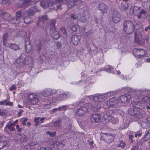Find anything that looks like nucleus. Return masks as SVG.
Listing matches in <instances>:
<instances>
[{
  "label": "nucleus",
  "instance_id": "1",
  "mask_svg": "<svg viewBox=\"0 0 150 150\" xmlns=\"http://www.w3.org/2000/svg\"><path fill=\"white\" fill-rule=\"evenodd\" d=\"M140 101H132V107L129 110V113L132 116L136 118H140L144 115L145 112L141 105Z\"/></svg>",
  "mask_w": 150,
  "mask_h": 150
},
{
  "label": "nucleus",
  "instance_id": "2",
  "mask_svg": "<svg viewBox=\"0 0 150 150\" xmlns=\"http://www.w3.org/2000/svg\"><path fill=\"white\" fill-rule=\"evenodd\" d=\"M90 100H93L96 102V105L94 106L95 108H100L102 107L101 104V102L104 99V96L103 95L97 93L92 95L88 96Z\"/></svg>",
  "mask_w": 150,
  "mask_h": 150
},
{
  "label": "nucleus",
  "instance_id": "3",
  "mask_svg": "<svg viewBox=\"0 0 150 150\" xmlns=\"http://www.w3.org/2000/svg\"><path fill=\"white\" fill-rule=\"evenodd\" d=\"M56 21L52 20L51 21L50 25H48L50 30V33L52 38L54 39L57 40L60 37L59 32L57 31L55 28V24Z\"/></svg>",
  "mask_w": 150,
  "mask_h": 150
},
{
  "label": "nucleus",
  "instance_id": "4",
  "mask_svg": "<svg viewBox=\"0 0 150 150\" xmlns=\"http://www.w3.org/2000/svg\"><path fill=\"white\" fill-rule=\"evenodd\" d=\"M123 28L125 32L127 34H130L133 31L134 28V25L131 21H127L124 23Z\"/></svg>",
  "mask_w": 150,
  "mask_h": 150
},
{
  "label": "nucleus",
  "instance_id": "5",
  "mask_svg": "<svg viewBox=\"0 0 150 150\" xmlns=\"http://www.w3.org/2000/svg\"><path fill=\"white\" fill-rule=\"evenodd\" d=\"M131 98L130 95L127 93H125L121 96L118 99L119 103L123 105L129 102Z\"/></svg>",
  "mask_w": 150,
  "mask_h": 150
},
{
  "label": "nucleus",
  "instance_id": "6",
  "mask_svg": "<svg viewBox=\"0 0 150 150\" xmlns=\"http://www.w3.org/2000/svg\"><path fill=\"white\" fill-rule=\"evenodd\" d=\"M133 55L136 58H141L145 55L146 52V51L143 49L135 48L133 50Z\"/></svg>",
  "mask_w": 150,
  "mask_h": 150
},
{
  "label": "nucleus",
  "instance_id": "7",
  "mask_svg": "<svg viewBox=\"0 0 150 150\" xmlns=\"http://www.w3.org/2000/svg\"><path fill=\"white\" fill-rule=\"evenodd\" d=\"M87 106L83 105L79 108L76 113V115L79 117L83 116L87 112L88 109Z\"/></svg>",
  "mask_w": 150,
  "mask_h": 150
},
{
  "label": "nucleus",
  "instance_id": "8",
  "mask_svg": "<svg viewBox=\"0 0 150 150\" xmlns=\"http://www.w3.org/2000/svg\"><path fill=\"white\" fill-rule=\"evenodd\" d=\"M81 36L76 35H73L71 38V42L74 45H77L80 42Z\"/></svg>",
  "mask_w": 150,
  "mask_h": 150
},
{
  "label": "nucleus",
  "instance_id": "9",
  "mask_svg": "<svg viewBox=\"0 0 150 150\" xmlns=\"http://www.w3.org/2000/svg\"><path fill=\"white\" fill-rule=\"evenodd\" d=\"M121 16L118 11H115L114 12L112 16V19L115 23H117L120 20Z\"/></svg>",
  "mask_w": 150,
  "mask_h": 150
},
{
  "label": "nucleus",
  "instance_id": "10",
  "mask_svg": "<svg viewBox=\"0 0 150 150\" xmlns=\"http://www.w3.org/2000/svg\"><path fill=\"white\" fill-rule=\"evenodd\" d=\"M40 11L36 6H34L28 9L26 11V14L27 15L31 16L33 15L35 12Z\"/></svg>",
  "mask_w": 150,
  "mask_h": 150
},
{
  "label": "nucleus",
  "instance_id": "11",
  "mask_svg": "<svg viewBox=\"0 0 150 150\" xmlns=\"http://www.w3.org/2000/svg\"><path fill=\"white\" fill-rule=\"evenodd\" d=\"M25 62V60L24 59L20 57L16 59L15 64L17 67L20 68L24 66Z\"/></svg>",
  "mask_w": 150,
  "mask_h": 150
},
{
  "label": "nucleus",
  "instance_id": "12",
  "mask_svg": "<svg viewBox=\"0 0 150 150\" xmlns=\"http://www.w3.org/2000/svg\"><path fill=\"white\" fill-rule=\"evenodd\" d=\"M101 115L99 114H94L91 117V120L93 122H98L100 121Z\"/></svg>",
  "mask_w": 150,
  "mask_h": 150
},
{
  "label": "nucleus",
  "instance_id": "13",
  "mask_svg": "<svg viewBox=\"0 0 150 150\" xmlns=\"http://www.w3.org/2000/svg\"><path fill=\"white\" fill-rule=\"evenodd\" d=\"M119 103L118 100H117L115 97H113L108 101L106 103L107 107H111Z\"/></svg>",
  "mask_w": 150,
  "mask_h": 150
},
{
  "label": "nucleus",
  "instance_id": "14",
  "mask_svg": "<svg viewBox=\"0 0 150 150\" xmlns=\"http://www.w3.org/2000/svg\"><path fill=\"white\" fill-rule=\"evenodd\" d=\"M114 112L113 111L109 110L107 111L104 115V118L106 120L110 121L113 118L114 116Z\"/></svg>",
  "mask_w": 150,
  "mask_h": 150
},
{
  "label": "nucleus",
  "instance_id": "15",
  "mask_svg": "<svg viewBox=\"0 0 150 150\" xmlns=\"http://www.w3.org/2000/svg\"><path fill=\"white\" fill-rule=\"evenodd\" d=\"M71 96V94L69 93H63L58 95L55 97L56 99L57 100H63L64 99L67 98Z\"/></svg>",
  "mask_w": 150,
  "mask_h": 150
},
{
  "label": "nucleus",
  "instance_id": "16",
  "mask_svg": "<svg viewBox=\"0 0 150 150\" xmlns=\"http://www.w3.org/2000/svg\"><path fill=\"white\" fill-rule=\"evenodd\" d=\"M32 96V97L30 98L29 102L33 105L37 104L39 101V99L38 96L35 95H33Z\"/></svg>",
  "mask_w": 150,
  "mask_h": 150
},
{
  "label": "nucleus",
  "instance_id": "17",
  "mask_svg": "<svg viewBox=\"0 0 150 150\" xmlns=\"http://www.w3.org/2000/svg\"><path fill=\"white\" fill-rule=\"evenodd\" d=\"M51 0H44L41 1L40 3V6L44 8H49Z\"/></svg>",
  "mask_w": 150,
  "mask_h": 150
},
{
  "label": "nucleus",
  "instance_id": "18",
  "mask_svg": "<svg viewBox=\"0 0 150 150\" xmlns=\"http://www.w3.org/2000/svg\"><path fill=\"white\" fill-rule=\"evenodd\" d=\"M108 7L104 4L100 3L99 4L98 9L101 11L103 14L106 12L107 11Z\"/></svg>",
  "mask_w": 150,
  "mask_h": 150
},
{
  "label": "nucleus",
  "instance_id": "19",
  "mask_svg": "<svg viewBox=\"0 0 150 150\" xmlns=\"http://www.w3.org/2000/svg\"><path fill=\"white\" fill-rule=\"evenodd\" d=\"M67 26L73 31L76 32L77 31V28L73 21H70L69 22L67 23Z\"/></svg>",
  "mask_w": 150,
  "mask_h": 150
},
{
  "label": "nucleus",
  "instance_id": "20",
  "mask_svg": "<svg viewBox=\"0 0 150 150\" xmlns=\"http://www.w3.org/2000/svg\"><path fill=\"white\" fill-rule=\"evenodd\" d=\"M103 137L104 138V140L108 143L114 140L113 136L111 135H108L107 134H105L103 136Z\"/></svg>",
  "mask_w": 150,
  "mask_h": 150
},
{
  "label": "nucleus",
  "instance_id": "21",
  "mask_svg": "<svg viewBox=\"0 0 150 150\" xmlns=\"http://www.w3.org/2000/svg\"><path fill=\"white\" fill-rule=\"evenodd\" d=\"M38 40L39 42L38 44L37 45V50L39 51L40 50L41 47L42 45L41 42L42 40V38L41 36H38L36 37V40L38 42L37 40Z\"/></svg>",
  "mask_w": 150,
  "mask_h": 150
},
{
  "label": "nucleus",
  "instance_id": "22",
  "mask_svg": "<svg viewBox=\"0 0 150 150\" xmlns=\"http://www.w3.org/2000/svg\"><path fill=\"white\" fill-rule=\"evenodd\" d=\"M143 139L145 141H147L150 139V129L145 132Z\"/></svg>",
  "mask_w": 150,
  "mask_h": 150
},
{
  "label": "nucleus",
  "instance_id": "23",
  "mask_svg": "<svg viewBox=\"0 0 150 150\" xmlns=\"http://www.w3.org/2000/svg\"><path fill=\"white\" fill-rule=\"evenodd\" d=\"M135 41L136 42L140 45H142L144 43V42L141 40V38H139L137 33H135Z\"/></svg>",
  "mask_w": 150,
  "mask_h": 150
},
{
  "label": "nucleus",
  "instance_id": "24",
  "mask_svg": "<svg viewBox=\"0 0 150 150\" xmlns=\"http://www.w3.org/2000/svg\"><path fill=\"white\" fill-rule=\"evenodd\" d=\"M8 47L9 48L15 51L19 49V47L18 45L13 43L8 44Z\"/></svg>",
  "mask_w": 150,
  "mask_h": 150
},
{
  "label": "nucleus",
  "instance_id": "25",
  "mask_svg": "<svg viewBox=\"0 0 150 150\" xmlns=\"http://www.w3.org/2000/svg\"><path fill=\"white\" fill-rule=\"evenodd\" d=\"M34 0H22V6L23 7L26 8L30 4V2Z\"/></svg>",
  "mask_w": 150,
  "mask_h": 150
},
{
  "label": "nucleus",
  "instance_id": "26",
  "mask_svg": "<svg viewBox=\"0 0 150 150\" xmlns=\"http://www.w3.org/2000/svg\"><path fill=\"white\" fill-rule=\"evenodd\" d=\"M88 96H85L83 97L82 99V101L84 103L83 104V105H86L88 106L89 108H91V104L88 103H88V99H89Z\"/></svg>",
  "mask_w": 150,
  "mask_h": 150
},
{
  "label": "nucleus",
  "instance_id": "27",
  "mask_svg": "<svg viewBox=\"0 0 150 150\" xmlns=\"http://www.w3.org/2000/svg\"><path fill=\"white\" fill-rule=\"evenodd\" d=\"M52 92L50 89H48L45 90L42 92V95L45 97L50 96L52 94Z\"/></svg>",
  "mask_w": 150,
  "mask_h": 150
},
{
  "label": "nucleus",
  "instance_id": "28",
  "mask_svg": "<svg viewBox=\"0 0 150 150\" xmlns=\"http://www.w3.org/2000/svg\"><path fill=\"white\" fill-rule=\"evenodd\" d=\"M23 20L24 23L26 24H30L33 22L32 20L29 16H27L24 17Z\"/></svg>",
  "mask_w": 150,
  "mask_h": 150
},
{
  "label": "nucleus",
  "instance_id": "29",
  "mask_svg": "<svg viewBox=\"0 0 150 150\" xmlns=\"http://www.w3.org/2000/svg\"><path fill=\"white\" fill-rule=\"evenodd\" d=\"M10 122L11 121H10L7 124L5 128H7L11 131H14L15 130V128L14 127H12L13 125L12 124L10 123Z\"/></svg>",
  "mask_w": 150,
  "mask_h": 150
},
{
  "label": "nucleus",
  "instance_id": "30",
  "mask_svg": "<svg viewBox=\"0 0 150 150\" xmlns=\"http://www.w3.org/2000/svg\"><path fill=\"white\" fill-rule=\"evenodd\" d=\"M105 70L107 72L112 73H114L116 72L115 71H114L112 67H111L108 65L105 66Z\"/></svg>",
  "mask_w": 150,
  "mask_h": 150
},
{
  "label": "nucleus",
  "instance_id": "31",
  "mask_svg": "<svg viewBox=\"0 0 150 150\" xmlns=\"http://www.w3.org/2000/svg\"><path fill=\"white\" fill-rule=\"evenodd\" d=\"M61 122V120L60 119H59V120L55 121L53 122V123L54 126L55 127L57 128H59L62 126Z\"/></svg>",
  "mask_w": 150,
  "mask_h": 150
},
{
  "label": "nucleus",
  "instance_id": "32",
  "mask_svg": "<svg viewBox=\"0 0 150 150\" xmlns=\"http://www.w3.org/2000/svg\"><path fill=\"white\" fill-rule=\"evenodd\" d=\"M115 93V91H112L105 93L103 95L104 96V98H106L107 97H109L114 95Z\"/></svg>",
  "mask_w": 150,
  "mask_h": 150
},
{
  "label": "nucleus",
  "instance_id": "33",
  "mask_svg": "<svg viewBox=\"0 0 150 150\" xmlns=\"http://www.w3.org/2000/svg\"><path fill=\"white\" fill-rule=\"evenodd\" d=\"M2 18L5 20L8 21L11 18L10 14L6 12H4L2 15Z\"/></svg>",
  "mask_w": 150,
  "mask_h": 150
},
{
  "label": "nucleus",
  "instance_id": "34",
  "mask_svg": "<svg viewBox=\"0 0 150 150\" xmlns=\"http://www.w3.org/2000/svg\"><path fill=\"white\" fill-rule=\"evenodd\" d=\"M140 7H139L136 6H134L133 7L132 6L131 8L132 9V11L133 13L135 14H137V15L138 14V13L140 9Z\"/></svg>",
  "mask_w": 150,
  "mask_h": 150
},
{
  "label": "nucleus",
  "instance_id": "35",
  "mask_svg": "<svg viewBox=\"0 0 150 150\" xmlns=\"http://www.w3.org/2000/svg\"><path fill=\"white\" fill-rule=\"evenodd\" d=\"M77 19L79 22H81L82 23L85 22L86 21L85 18L81 14L78 15V17H77Z\"/></svg>",
  "mask_w": 150,
  "mask_h": 150
},
{
  "label": "nucleus",
  "instance_id": "36",
  "mask_svg": "<svg viewBox=\"0 0 150 150\" xmlns=\"http://www.w3.org/2000/svg\"><path fill=\"white\" fill-rule=\"evenodd\" d=\"M28 45H25V48L26 51L28 52H30L32 50V47L30 44V42H28Z\"/></svg>",
  "mask_w": 150,
  "mask_h": 150
},
{
  "label": "nucleus",
  "instance_id": "37",
  "mask_svg": "<svg viewBox=\"0 0 150 150\" xmlns=\"http://www.w3.org/2000/svg\"><path fill=\"white\" fill-rule=\"evenodd\" d=\"M126 146V144L122 140L120 142V144L117 145L118 147H120L122 149L124 148Z\"/></svg>",
  "mask_w": 150,
  "mask_h": 150
},
{
  "label": "nucleus",
  "instance_id": "38",
  "mask_svg": "<svg viewBox=\"0 0 150 150\" xmlns=\"http://www.w3.org/2000/svg\"><path fill=\"white\" fill-rule=\"evenodd\" d=\"M33 145L31 144H27L25 146V149L27 150H31L33 148Z\"/></svg>",
  "mask_w": 150,
  "mask_h": 150
},
{
  "label": "nucleus",
  "instance_id": "39",
  "mask_svg": "<svg viewBox=\"0 0 150 150\" xmlns=\"http://www.w3.org/2000/svg\"><path fill=\"white\" fill-rule=\"evenodd\" d=\"M26 137L25 135H20L19 139L21 142H25L26 140Z\"/></svg>",
  "mask_w": 150,
  "mask_h": 150
},
{
  "label": "nucleus",
  "instance_id": "40",
  "mask_svg": "<svg viewBox=\"0 0 150 150\" xmlns=\"http://www.w3.org/2000/svg\"><path fill=\"white\" fill-rule=\"evenodd\" d=\"M39 18L40 20L41 21H45L47 19V16L46 15L43 16H39Z\"/></svg>",
  "mask_w": 150,
  "mask_h": 150
},
{
  "label": "nucleus",
  "instance_id": "41",
  "mask_svg": "<svg viewBox=\"0 0 150 150\" xmlns=\"http://www.w3.org/2000/svg\"><path fill=\"white\" fill-rule=\"evenodd\" d=\"M141 105L142 107V109L143 108H146L148 110H150V104L149 105H146L144 103H141Z\"/></svg>",
  "mask_w": 150,
  "mask_h": 150
},
{
  "label": "nucleus",
  "instance_id": "42",
  "mask_svg": "<svg viewBox=\"0 0 150 150\" xmlns=\"http://www.w3.org/2000/svg\"><path fill=\"white\" fill-rule=\"evenodd\" d=\"M13 22H12V24H15L19 23L20 21V19L18 18H13Z\"/></svg>",
  "mask_w": 150,
  "mask_h": 150
},
{
  "label": "nucleus",
  "instance_id": "43",
  "mask_svg": "<svg viewBox=\"0 0 150 150\" xmlns=\"http://www.w3.org/2000/svg\"><path fill=\"white\" fill-rule=\"evenodd\" d=\"M53 104L52 103H50L49 104H45L44 105V107L46 109H49L50 108L52 107Z\"/></svg>",
  "mask_w": 150,
  "mask_h": 150
},
{
  "label": "nucleus",
  "instance_id": "44",
  "mask_svg": "<svg viewBox=\"0 0 150 150\" xmlns=\"http://www.w3.org/2000/svg\"><path fill=\"white\" fill-rule=\"evenodd\" d=\"M40 117H35L34 118V121L36 123V124L35 125V126H37L39 124V123L40 122Z\"/></svg>",
  "mask_w": 150,
  "mask_h": 150
},
{
  "label": "nucleus",
  "instance_id": "45",
  "mask_svg": "<svg viewBox=\"0 0 150 150\" xmlns=\"http://www.w3.org/2000/svg\"><path fill=\"white\" fill-rule=\"evenodd\" d=\"M150 98L148 96H145L142 98V101L144 103L148 102Z\"/></svg>",
  "mask_w": 150,
  "mask_h": 150
},
{
  "label": "nucleus",
  "instance_id": "46",
  "mask_svg": "<svg viewBox=\"0 0 150 150\" xmlns=\"http://www.w3.org/2000/svg\"><path fill=\"white\" fill-rule=\"evenodd\" d=\"M60 30L64 35H66L67 34V30L65 27H61L60 28Z\"/></svg>",
  "mask_w": 150,
  "mask_h": 150
},
{
  "label": "nucleus",
  "instance_id": "47",
  "mask_svg": "<svg viewBox=\"0 0 150 150\" xmlns=\"http://www.w3.org/2000/svg\"><path fill=\"white\" fill-rule=\"evenodd\" d=\"M28 119L27 118H23L21 119V121L22 122V124L24 125H26V123L25 122Z\"/></svg>",
  "mask_w": 150,
  "mask_h": 150
},
{
  "label": "nucleus",
  "instance_id": "48",
  "mask_svg": "<svg viewBox=\"0 0 150 150\" xmlns=\"http://www.w3.org/2000/svg\"><path fill=\"white\" fill-rule=\"evenodd\" d=\"M68 108L67 107V105H63L62 106H60L58 108V110H62V109H63V110H67V109Z\"/></svg>",
  "mask_w": 150,
  "mask_h": 150
},
{
  "label": "nucleus",
  "instance_id": "49",
  "mask_svg": "<svg viewBox=\"0 0 150 150\" xmlns=\"http://www.w3.org/2000/svg\"><path fill=\"white\" fill-rule=\"evenodd\" d=\"M138 13L139 14L141 15L143 14L145 15L146 13V11H145L144 10L142 9L141 8Z\"/></svg>",
  "mask_w": 150,
  "mask_h": 150
},
{
  "label": "nucleus",
  "instance_id": "50",
  "mask_svg": "<svg viewBox=\"0 0 150 150\" xmlns=\"http://www.w3.org/2000/svg\"><path fill=\"white\" fill-rule=\"evenodd\" d=\"M78 15L76 16V15L74 14L71 13L70 14V16L71 18L74 20H75L76 19H77V17H78Z\"/></svg>",
  "mask_w": 150,
  "mask_h": 150
},
{
  "label": "nucleus",
  "instance_id": "51",
  "mask_svg": "<svg viewBox=\"0 0 150 150\" xmlns=\"http://www.w3.org/2000/svg\"><path fill=\"white\" fill-rule=\"evenodd\" d=\"M16 18L20 19V18L22 16V14L21 12L20 11L17 12L16 13Z\"/></svg>",
  "mask_w": 150,
  "mask_h": 150
},
{
  "label": "nucleus",
  "instance_id": "52",
  "mask_svg": "<svg viewBox=\"0 0 150 150\" xmlns=\"http://www.w3.org/2000/svg\"><path fill=\"white\" fill-rule=\"evenodd\" d=\"M38 150H53L50 147H42L40 149Z\"/></svg>",
  "mask_w": 150,
  "mask_h": 150
},
{
  "label": "nucleus",
  "instance_id": "53",
  "mask_svg": "<svg viewBox=\"0 0 150 150\" xmlns=\"http://www.w3.org/2000/svg\"><path fill=\"white\" fill-rule=\"evenodd\" d=\"M47 134L52 137H53L55 135L56 133L54 132H51L48 131L47 132Z\"/></svg>",
  "mask_w": 150,
  "mask_h": 150
},
{
  "label": "nucleus",
  "instance_id": "54",
  "mask_svg": "<svg viewBox=\"0 0 150 150\" xmlns=\"http://www.w3.org/2000/svg\"><path fill=\"white\" fill-rule=\"evenodd\" d=\"M2 4L4 5H8L9 3V0H2Z\"/></svg>",
  "mask_w": 150,
  "mask_h": 150
},
{
  "label": "nucleus",
  "instance_id": "55",
  "mask_svg": "<svg viewBox=\"0 0 150 150\" xmlns=\"http://www.w3.org/2000/svg\"><path fill=\"white\" fill-rule=\"evenodd\" d=\"M8 33H6L4 34L3 35V40L4 41L6 39L8 36Z\"/></svg>",
  "mask_w": 150,
  "mask_h": 150
},
{
  "label": "nucleus",
  "instance_id": "56",
  "mask_svg": "<svg viewBox=\"0 0 150 150\" xmlns=\"http://www.w3.org/2000/svg\"><path fill=\"white\" fill-rule=\"evenodd\" d=\"M75 5H77L80 4L82 2L81 0H74Z\"/></svg>",
  "mask_w": 150,
  "mask_h": 150
},
{
  "label": "nucleus",
  "instance_id": "57",
  "mask_svg": "<svg viewBox=\"0 0 150 150\" xmlns=\"http://www.w3.org/2000/svg\"><path fill=\"white\" fill-rule=\"evenodd\" d=\"M75 4L73 0V1H71L69 4V7H72L74 6H75Z\"/></svg>",
  "mask_w": 150,
  "mask_h": 150
},
{
  "label": "nucleus",
  "instance_id": "58",
  "mask_svg": "<svg viewBox=\"0 0 150 150\" xmlns=\"http://www.w3.org/2000/svg\"><path fill=\"white\" fill-rule=\"evenodd\" d=\"M16 88V86H15L14 84L12 85L11 87L10 88L9 90L11 91H12L13 90H15Z\"/></svg>",
  "mask_w": 150,
  "mask_h": 150
},
{
  "label": "nucleus",
  "instance_id": "59",
  "mask_svg": "<svg viewBox=\"0 0 150 150\" xmlns=\"http://www.w3.org/2000/svg\"><path fill=\"white\" fill-rule=\"evenodd\" d=\"M16 128L17 129L18 132H20L23 129L22 128H20L19 126L18 125H17L16 126Z\"/></svg>",
  "mask_w": 150,
  "mask_h": 150
},
{
  "label": "nucleus",
  "instance_id": "60",
  "mask_svg": "<svg viewBox=\"0 0 150 150\" xmlns=\"http://www.w3.org/2000/svg\"><path fill=\"white\" fill-rule=\"evenodd\" d=\"M23 112V110H22L21 109L18 113L17 115L18 116H20L21 115V114Z\"/></svg>",
  "mask_w": 150,
  "mask_h": 150
},
{
  "label": "nucleus",
  "instance_id": "61",
  "mask_svg": "<svg viewBox=\"0 0 150 150\" xmlns=\"http://www.w3.org/2000/svg\"><path fill=\"white\" fill-rule=\"evenodd\" d=\"M6 105H8L9 106H11L13 105V103L10 101L6 102Z\"/></svg>",
  "mask_w": 150,
  "mask_h": 150
},
{
  "label": "nucleus",
  "instance_id": "62",
  "mask_svg": "<svg viewBox=\"0 0 150 150\" xmlns=\"http://www.w3.org/2000/svg\"><path fill=\"white\" fill-rule=\"evenodd\" d=\"M142 126L143 127H144L146 126V124L144 122H142L140 123Z\"/></svg>",
  "mask_w": 150,
  "mask_h": 150
},
{
  "label": "nucleus",
  "instance_id": "63",
  "mask_svg": "<svg viewBox=\"0 0 150 150\" xmlns=\"http://www.w3.org/2000/svg\"><path fill=\"white\" fill-rule=\"evenodd\" d=\"M146 121L147 122V123H150V116L147 117L146 119Z\"/></svg>",
  "mask_w": 150,
  "mask_h": 150
},
{
  "label": "nucleus",
  "instance_id": "64",
  "mask_svg": "<svg viewBox=\"0 0 150 150\" xmlns=\"http://www.w3.org/2000/svg\"><path fill=\"white\" fill-rule=\"evenodd\" d=\"M57 46L59 48L61 47L62 45L61 43L59 42H57Z\"/></svg>",
  "mask_w": 150,
  "mask_h": 150
}]
</instances>
